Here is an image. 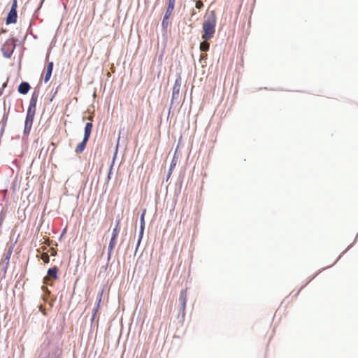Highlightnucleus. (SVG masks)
<instances>
[{"label": "nucleus", "instance_id": "f257e3e1", "mask_svg": "<svg viewBox=\"0 0 358 358\" xmlns=\"http://www.w3.org/2000/svg\"><path fill=\"white\" fill-rule=\"evenodd\" d=\"M216 19L213 11L211 12L203 24L202 38L204 41H208L213 38L215 32Z\"/></svg>", "mask_w": 358, "mask_h": 358}, {"label": "nucleus", "instance_id": "f03ea898", "mask_svg": "<svg viewBox=\"0 0 358 358\" xmlns=\"http://www.w3.org/2000/svg\"><path fill=\"white\" fill-rule=\"evenodd\" d=\"M15 41V38H10L7 39L5 41V43L1 45V51L2 52L3 56L5 58L9 59L11 57L16 48Z\"/></svg>", "mask_w": 358, "mask_h": 358}, {"label": "nucleus", "instance_id": "7ed1b4c3", "mask_svg": "<svg viewBox=\"0 0 358 358\" xmlns=\"http://www.w3.org/2000/svg\"><path fill=\"white\" fill-rule=\"evenodd\" d=\"M35 114H36V111L29 110H27V114H26L25 120H24V131H23L24 135L28 136L30 134V131H31V129L32 127V124H33V122L34 120Z\"/></svg>", "mask_w": 358, "mask_h": 358}, {"label": "nucleus", "instance_id": "20e7f679", "mask_svg": "<svg viewBox=\"0 0 358 358\" xmlns=\"http://www.w3.org/2000/svg\"><path fill=\"white\" fill-rule=\"evenodd\" d=\"M145 213H146V209L143 208L142 210V212L140 215L139 232H138V240H137V243H136V252L137 251V250L141 243L143 237L144 230H145Z\"/></svg>", "mask_w": 358, "mask_h": 358}, {"label": "nucleus", "instance_id": "39448f33", "mask_svg": "<svg viewBox=\"0 0 358 358\" xmlns=\"http://www.w3.org/2000/svg\"><path fill=\"white\" fill-rule=\"evenodd\" d=\"M39 90L36 88L32 92L27 110L36 111Z\"/></svg>", "mask_w": 358, "mask_h": 358}, {"label": "nucleus", "instance_id": "423d86ee", "mask_svg": "<svg viewBox=\"0 0 358 358\" xmlns=\"http://www.w3.org/2000/svg\"><path fill=\"white\" fill-rule=\"evenodd\" d=\"M179 301L180 302V308L179 314H182V316H185V311L187 302V289H183L180 291Z\"/></svg>", "mask_w": 358, "mask_h": 358}, {"label": "nucleus", "instance_id": "0eeeda50", "mask_svg": "<svg viewBox=\"0 0 358 358\" xmlns=\"http://www.w3.org/2000/svg\"><path fill=\"white\" fill-rule=\"evenodd\" d=\"M118 145H119V139L117 140V145L115 146V152L113 153L112 162H111V163L110 164L109 170H108V172L107 173V177H106V181L107 182H108L110 180L111 175L113 174L112 171H113V166H114V164H115V159H116V157H117V154Z\"/></svg>", "mask_w": 358, "mask_h": 358}, {"label": "nucleus", "instance_id": "6e6552de", "mask_svg": "<svg viewBox=\"0 0 358 358\" xmlns=\"http://www.w3.org/2000/svg\"><path fill=\"white\" fill-rule=\"evenodd\" d=\"M5 21L7 25L10 24H15L17 21V12H14V10H9L7 13Z\"/></svg>", "mask_w": 358, "mask_h": 358}, {"label": "nucleus", "instance_id": "1a4fd4ad", "mask_svg": "<svg viewBox=\"0 0 358 358\" xmlns=\"http://www.w3.org/2000/svg\"><path fill=\"white\" fill-rule=\"evenodd\" d=\"M31 89L30 84L27 81H22L17 87V92L20 94L26 95Z\"/></svg>", "mask_w": 358, "mask_h": 358}, {"label": "nucleus", "instance_id": "9d476101", "mask_svg": "<svg viewBox=\"0 0 358 358\" xmlns=\"http://www.w3.org/2000/svg\"><path fill=\"white\" fill-rule=\"evenodd\" d=\"M181 76L180 73H177L176 74V78L173 85V87L172 88V93L173 94H180V89L181 86Z\"/></svg>", "mask_w": 358, "mask_h": 358}, {"label": "nucleus", "instance_id": "9b49d317", "mask_svg": "<svg viewBox=\"0 0 358 358\" xmlns=\"http://www.w3.org/2000/svg\"><path fill=\"white\" fill-rule=\"evenodd\" d=\"M58 271H59V269H58L57 266H54L48 269L47 275L49 277L52 278L53 280H57L59 278Z\"/></svg>", "mask_w": 358, "mask_h": 358}, {"label": "nucleus", "instance_id": "f8f14e48", "mask_svg": "<svg viewBox=\"0 0 358 358\" xmlns=\"http://www.w3.org/2000/svg\"><path fill=\"white\" fill-rule=\"evenodd\" d=\"M331 266H330L331 267ZM329 268V266H327L326 268ZM325 268H322V270H319L313 276L310 277L308 280L296 292L294 293L293 297H296L299 292L306 287L308 285V284L311 282L320 273H321L323 270H324Z\"/></svg>", "mask_w": 358, "mask_h": 358}, {"label": "nucleus", "instance_id": "ddd939ff", "mask_svg": "<svg viewBox=\"0 0 358 358\" xmlns=\"http://www.w3.org/2000/svg\"><path fill=\"white\" fill-rule=\"evenodd\" d=\"M175 8V3L173 2L168 1L167 6L166 8L165 13L163 17L169 19Z\"/></svg>", "mask_w": 358, "mask_h": 358}, {"label": "nucleus", "instance_id": "4468645a", "mask_svg": "<svg viewBox=\"0 0 358 358\" xmlns=\"http://www.w3.org/2000/svg\"><path fill=\"white\" fill-rule=\"evenodd\" d=\"M10 258L8 257V256L3 255L1 262L0 263V264L2 265V268L1 269V271L3 273V275H5L6 273L7 268H8V266L9 262H10Z\"/></svg>", "mask_w": 358, "mask_h": 358}, {"label": "nucleus", "instance_id": "2eb2a0df", "mask_svg": "<svg viewBox=\"0 0 358 358\" xmlns=\"http://www.w3.org/2000/svg\"><path fill=\"white\" fill-rule=\"evenodd\" d=\"M87 144V143H85L84 141L80 142L75 149V152L77 155L83 153L85 149L86 148Z\"/></svg>", "mask_w": 358, "mask_h": 358}, {"label": "nucleus", "instance_id": "dca6fc26", "mask_svg": "<svg viewBox=\"0 0 358 358\" xmlns=\"http://www.w3.org/2000/svg\"><path fill=\"white\" fill-rule=\"evenodd\" d=\"M19 236H20V235L17 236V237L16 240L15 241V242L9 246V248H8V251H7L6 254H5L4 256H8V257L10 258L11 255H12L13 251V248L15 247V245L17 242V238H18Z\"/></svg>", "mask_w": 358, "mask_h": 358}, {"label": "nucleus", "instance_id": "f3484780", "mask_svg": "<svg viewBox=\"0 0 358 358\" xmlns=\"http://www.w3.org/2000/svg\"><path fill=\"white\" fill-rule=\"evenodd\" d=\"M357 238H358V232H357V236H356V237H355V240H354L353 243H352L351 245H350L346 248V250H344V251H343V252L339 255V257L336 259V260L334 262V263L331 266L334 265V264H336V262H337L341 259V257H342V255H343L345 252H347V251H348V250H349V249H350V248H351V247H352V246L355 243V242L357 241Z\"/></svg>", "mask_w": 358, "mask_h": 358}, {"label": "nucleus", "instance_id": "a211bd4d", "mask_svg": "<svg viewBox=\"0 0 358 358\" xmlns=\"http://www.w3.org/2000/svg\"><path fill=\"white\" fill-rule=\"evenodd\" d=\"M119 231H120L119 228H117V226H115V227L113 228V231H112V235H111V238H110L111 240H114V241H117V238L118 234H119Z\"/></svg>", "mask_w": 358, "mask_h": 358}, {"label": "nucleus", "instance_id": "6ab92c4d", "mask_svg": "<svg viewBox=\"0 0 358 358\" xmlns=\"http://www.w3.org/2000/svg\"><path fill=\"white\" fill-rule=\"evenodd\" d=\"M168 24H169V19L163 17L162 22V28L164 33H166V31H167Z\"/></svg>", "mask_w": 358, "mask_h": 358}, {"label": "nucleus", "instance_id": "aec40b11", "mask_svg": "<svg viewBox=\"0 0 358 358\" xmlns=\"http://www.w3.org/2000/svg\"><path fill=\"white\" fill-rule=\"evenodd\" d=\"M93 124L91 122H87L85 125L84 132L92 134Z\"/></svg>", "mask_w": 358, "mask_h": 358}, {"label": "nucleus", "instance_id": "412c9836", "mask_svg": "<svg viewBox=\"0 0 358 358\" xmlns=\"http://www.w3.org/2000/svg\"><path fill=\"white\" fill-rule=\"evenodd\" d=\"M179 95L178 94H171V103H170V108H172L174 103L177 102L179 99Z\"/></svg>", "mask_w": 358, "mask_h": 358}, {"label": "nucleus", "instance_id": "4be33fe9", "mask_svg": "<svg viewBox=\"0 0 358 358\" xmlns=\"http://www.w3.org/2000/svg\"><path fill=\"white\" fill-rule=\"evenodd\" d=\"M177 159H178V158L176 157V153L175 152V154L172 158V160L171 162L170 166H169V168L171 169H175L176 164H177Z\"/></svg>", "mask_w": 358, "mask_h": 358}, {"label": "nucleus", "instance_id": "5701e85b", "mask_svg": "<svg viewBox=\"0 0 358 358\" xmlns=\"http://www.w3.org/2000/svg\"><path fill=\"white\" fill-rule=\"evenodd\" d=\"M200 49L202 52H207L209 50V44L205 42L200 43Z\"/></svg>", "mask_w": 358, "mask_h": 358}, {"label": "nucleus", "instance_id": "b1692460", "mask_svg": "<svg viewBox=\"0 0 358 358\" xmlns=\"http://www.w3.org/2000/svg\"><path fill=\"white\" fill-rule=\"evenodd\" d=\"M116 242H117L116 241L111 240V239L110 240L108 246V250H109V252L113 250V249L115 247Z\"/></svg>", "mask_w": 358, "mask_h": 358}, {"label": "nucleus", "instance_id": "393cba45", "mask_svg": "<svg viewBox=\"0 0 358 358\" xmlns=\"http://www.w3.org/2000/svg\"><path fill=\"white\" fill-rule=\"evenodd\" d=\"M53 67H54V63L52 62H48L47 66H46L45 71L52 73Z\"/></svg>", "mask_w": 358, "mask_h": 358}, {"label": "nucleus", "instance_id": "a878e982", "mask_svg": "<svg viewBox=\"0 0 358 358\" xmlns=\"http://www.w3.org/2000/svg\"><path fill=\"white\" fill-rule=\"evenodd\" d=\"M11 1H12V3H11L10 10H11V11L14 10V12H17V0H11Z\"/></svg>", "mask_w": 358, "mask_h": 358}, {"label": "nucleus", "instance_id": "bb28decb", "mask_svg": "<svg viewBox=\"0 0 358 358\" xmlns=\"http://www.w3.org/2000/svg\"><path fill=\"white\" fill-rule=\"evenodd\" d=\"M96 155H98L99 157L101 155V151L100 150L99 145H97L94 149V157L95 158Z\"/></svg>", "mask_w": 358, "mask_h": 358}, {"label": "nucleus", "instance_id": "cd10ccee", "mask_svg": "<svg viewBox=\"0 0 358 358\" xmlns=\"http://www.w3.org/2000/svg\"><path fill=\"white\" fill-rule=\"evenodd\" d=\"M90 136H91V134L84 132V136H83L82 141H84L85 143H87L90 138Z\"/></svg>", "mask_w": 358, "mask_h": 358}, {"label": "nucleus", "instance_id": "c85d7f7f", "mask_svg": "<svg viewBox=\"0 0 358 358\" xmlns=\"http://www.w3.org/2000/svg\"><path fill=\"white\" fill-rule=\"evenodd\" d=\"M51 76H52V73L45 71V74L44 76V82L45 83H48L50 80Z\"/></svg>", "mask_w": 358, "mask_h": 358}, {"label": "nucleus", "instance_id": "c756f323", "mask_svg": "<svg viewBox=\"0 0 358 358\" xmlns=\"http://www.w3.org/2000/svg\"><path fill=\"white\" fill-rule=\"evenodd\" d=\"M59 87V85H58L56 89L55 90H52V96L50 99V101H52L53 100V99L55 98V95L57 94V92H58V89Z\"/></svg>", "mask_w": 358, "mask_h": 358}, {"label": "nucleus", "instance_id": "7c9ffc66", "mask_svg": "<svg viewBox=\"0 0 358 358\" xmlns=\"http://www.w3.org/2000/svg\"><path fill=\"white\" fill-rule=\"evenodd\" d=\"M99 308L100 307H99V305L98 306L95 305V306L94 307V308L92 310V315H94V317H96Z\"/></svg>", "mask_w": 358, "mask_h": 358}, {"label": "nucleus", "instance_id": "2f4dec72", "mask_svg": "<svg viewBox=\"0 0 358 358\" xmlns=\"http://www.w3.org/2000/svg\"><path fill=\"white\" fill-rule=\"evenodd\" d=\"M50 358H60V355L57 353V352H55L52 353V355L50 356Z\"/></svg>", "mask_w": 358, "mask_h": 358}, {"label": "nucleus", "instance_id": "473e14b6", "mask_svg": "<svg viewBox=\"0 0 358 358\" xmlns=\"http://www.w3.org/2000/svg\"><path fill=\"white\" fill-rule=\"evenodd\" d=\"M44 1H45V0H41V1H40V3H39L37 9H36V10H35V12H34V15H35V14H36V13H37L40 9H41V6H42V5H43V3Z\"/></svg>", "mask_w": 358, "mask_h": 358}, {"label": "nucleus", "instance_id": "72a5a7b5", "mask_svg": "<svg viewBox=\"0 0 358 358\" xmlns=\"http://www.w3.org/2000/svg\"><path fill=\"white\" fill-rule=\"evenodd\" d=\"M202 6H203V3L201 1H197L196 3V8L197 9H200V8H201Z\"/></svg>", "mask_w": 358, "mask_h": 358}, {"label": "nucleus", "instance_id": "f704fd0d", "mask_svg": "<svg viewBox=\"0 0 358 358\" xmlns=\"http://www.w3.org/2000/svg\"><path fill=\"white\" fill-rule=\"evenodd\" d=\"M104 291V287H102L97 294V296L102 297Z\"/></svg>", "mask_w": 358, "mask_h": 358}, {"label": "nucleus", "instance_id": "c9c22d12", "mask_svg": "<svg viewBox=\"0 0 358 358\" xmlns=\"http://www.w3.org/2000/svg\"><path fill=\"white\" fill-rule=\"evenodd\" d=\"M102 297L96 296V306L99 305V307H100L101 303Z\"/></svg>", "mask_w": 358, "mask_h": 358}, {"label": "nucleus", "instance_id": "e433bc0d", "mask_svg": "<svg viewBox=\"0 0 358 358\" xmlns=\"http://www.w3.org/2000/svg\"><path fill=\"white\" fill-rule=\"evenodd\" d=\"M102 297L96 296V306L99 305V307H100L101 303Z\"/></svg>", "mask_w": 358, "mask_h": 358}, {"label": "nucleus", "instance_id": "4c0bfd02", "mask_svg": "<svg viewBox=\"0 0 358 358\" xmlns=\"http://www.w3.org/2000/svg\"><path fill=\"white\" fill-rule=\"evenodd\" d=\"M120 223V215H118L116 217V220H115V226H117V228H119Z\"/></svg>", "mask_w": 358, "mask_h": 358}, {"label": "nucleus", "instance_id": "58836bf2", "mask_svg": "<svg viewBox=\"0 0 358 358\" xmlns=\"http://www.w3.org/2000/svg\"><path fill=\"white\" fill-rule=\"evenodd\" d=\"M66 231H67L66 228L63 229V230H62V233L60 234V236L59 238V241L62 240V238L64 236V235L66 233Z\"/></svg>", "mask_w": 358, "mask_h": 358}, {"label": "nucleus", "instance_id": "ea45409f", "mask_svg": "<svg viewBox=\"0 0 358 358\" xmlns=\"http://www.w3.org/2000/svg\"><path fill=\"white\" fill-rule=\"evenodd\" d=\"M112 253H113V251H110L108 250V252H107V260L108 262L110 261V258H111V256H112Z\"/></svg>", "mask_w": 358, "mask_h": 358}, {"label": "nucleus", "instance_id": "a19ab883", "mask_svg": "<svg viewBox=\"0 0 358 358\" xmlns=\"http://www.w3.org/2000/svg\"><path fill=\"white\" fill-rule=\"evenodd\" d=\"M107 267H108V264H106V266H103L101 268V271H106V269H107Z\"/></svg>", "mask_w": 358, "mask_h": 358}, {"label": "nucleus", "instance_id": "79ce46f5", "mask_svg": "<svg viewBox=\"0 0 358 358\" xmlns=\"http://www.w3.org/2000/svg\"><path fill=\"white\" fill-rule=\"evenodd\" d=\"M173 170H174V169H171L169 168L167 173H168L169 176H171V174H172V173H173Z\"/></svg>", "mask_w": 358, "mask_h": 358}, {"label": "nucleus", "instance_id": "37998d69", "mask_svg": "<svg viewBox=\"0 0 358 358\" xmlns=\"http://www.w3.org/2000/svg\"><path fill=\"white\" fill-rule=\"evenodd\" d=\"M171 109L172 108H169V110H168V115H167V117L169 118V115H170V113H171Z\"/></svg>", "mask_w": 358, "mask_h": 358}, {"label": "nucleus", "instance_id": "c03bdc74", "mask_svg": "<svg viewBox=\"0 0 358 358\" xmlns=\"http://www.w3.org/2000/svg\"><path fill=\"white\" fill-rule=\"evenodd\" d=\"M95 317H94V315H92V317H91V322H92V323L94 321Z\"/></svg>", "mask_w": 358, "mask_h": 358}, {"label": "nucleus", "instance_id": "a18cd8bd", "mask_svg": "<svg viewBox=\"0 0 358 358\" xmlns=\"http://www.w3.org/2000/svg\"><path fill=\"white\" fill-rule=\"evenodd\" d=\"M6 86H7V83H6V82H5V83H3V85H2V88H5Z\"/></svg>", "mask_w": 358, "mask_h": 358}, {"label": "nucleus", "instance_id": "49530a36", "mask_svg": "<svg viewBox=\"0 0 358 358\" xmlns=\"http://www.w3.org/2000/svg\"><path fill=\"white\" fill-rule=\"evenodd\" d=\"M171 176H169L168 173L166 175V181L167 182L169 180V179L170 178Z\"/></svg>", "mask_w": 358, "mask_h": 358}, {"label": "nucleus", "instance_id": "de8ad7c7", "mask_svg": "<svg viewBox=\"0 0 358 358\" xmlns=\"http://www.w3.org/2000/svg\"><path fill=\"white\" fill-rule=\"evenodd\" d=\"M162 57H163V55L162 54V55H160L159 56V61H162Z\"/></svg>", "mask_w": 358, "mask_h": 358}, {"label": "nucleus", "instance_id": "09e8293b", "mask_svg": "<svg viewBox=\"0 0 358 358\" xmlns=\"http://www.w3.org/2000/svg\"><path fill=\"white\" fill-rule=\"evenodd\" d=\"M1 32H2V33H6V32H7V30H6V29H2Z\"/></svg>", "mask_w": 358, "mask_h": 358}, {"label": "nucleus", "instance_id": "8fccbe9b", "mask_svg": "<svg viewBox=\"0 0 358 358\" xmlns=\"http://www.w3.org/2000/svg\"><path fill=\"white\" fill-rule=\"evenodd\" d=\"M50 261L49 257H47V259H45V263H48Z\"/></svg>", "mask_w": 358, "mask_h": 358}, {"label": "nucleus", "instance_id": "3c124183", "mask_svg": "<svg viewBox=\"0 0 358 358\" xmlns=\"http://www.w3.org/2000/svg\"><path fill=\"white\" fill-rule=\"evenodd\" d=\"M168 1H169V2H173L174 3H176V0H168Z\"/></svg>", "mask_w": 358, "mask_h": 358}, {"label": "nucleus", "instance_id": "603ef678", "mask_svg": "<svg viewBox=\"0 0 358 358\" xmlns=\"http://www.w3.org/2000/svg\"><path fill=\"white\" fill-rule=\"evenodd\" d=\"M189 27H190V29H192V24H190V25H189ZM189 31H191V30H189Z\"/></svg>", "mask_w": 358, "mask_h": 358}, {"label": "nucleus", "instance_id": "864d4df0", "mask_svg": "<svg viewBox=\"0 0 358 358\" xmlns=\"http://www.w3.org/2000/svg\"><path fill=\"white\" fill-rule=\"evenodd\" d=\"M48 57H49V53L47 55L46 59H48Z\"/></svg>", "mask_w": 358, "mask_h": 358}, {"label": "nucleus", "instance_id": "5fc2aeb1", "mask_svg": "<svg viewBox=\"0 0 358 358\" xmlns=\"http://www.w3.org/2000/svg\"><path fill=\"white\" fill-rule=\"evenodd\" d=\"M32 36H34V38H36V35H34V34H33Z\"/></svg>", "mask_w": 358, "mask_h": 358}, {"label": "nucleus", "instance_id": "6e6d98bb", "mask_svg": "<svg viewBox=\"0 0 358 358\" xmlns=\"http://www.w3.org/2000/svg\"><path fill=\"white\" fill-rule=\"evenodd\" d=\"M262 88H259V90H262ZM263 89L266 90V87H264Z\"/></svg>", "mask_w": 358, "mask_h": 358}, {"label": "nucleus", "instance_id": "4d7b16f0", "mask_svg": "<svg viewBox=\"0 0 358 358\" xmlns=\"http://www.w3.org/2000/svg\"><path fill=\"white\" fill-rule=\"evenodd\" d=\"M62 1H64V0H62ZM65 1H66V2H68V1H69V0H65Z\"/></svg>", "mask_w": 358, "mask_h": 358}, {"label": "nucleus", "instance_id": "13d9d810", "mask_svg": "<svg viewBox=\"0 0 358 358\" xmlns=\"http://www.w3.org/2000/svg\"><path fill=\"white\" fill-rule=\"evenodd\" d=\"M1 93H2V90L0 91V94H1Z\"/></svg>", "mask_w": 358, "mask_h": 358}, {"label": "nucleus", "instance_id": "bf43d9fd", "mask_svg": "<svg viewBox=\"0 0 358 358\" xmlns=\"http://www.w3.org/2000/svg\"><path fill=\"white\" fill-rule=\"evenodd\" d=\"M1 234V231H0V235Z\"/></svg>", "mask_w": 358, "mask_h": 358}, {"label": "nucleus", "instance_id": "052dcab7", "mask_svg": "<svg viewBox=\"0 0 358 358\" xmlns=\"http://www.w3.org/2000/svg\"><path fill=\"white\" fill-rule=\"evenodd\" d=\"M43 358H45V357H43Z\"/></svg>", "mask_w": 358, "mask_h": 358}]
</instances>
